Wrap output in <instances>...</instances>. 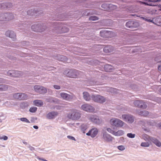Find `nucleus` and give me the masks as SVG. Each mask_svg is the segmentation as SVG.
I'll use <instances>...</instances> for the list:
<instances>
[{"mask_svg":"<svg viewBox=\"0 0 161 161\" xmlns=\"http://www.w3.org/2000/svg\"><path fill=\"white\" fill-rule=\"evenodd\" d=\"M110 121L111 125L117 127H121L125 124L121 120L115 118L111 119Z\"/></svg>","mask_w":161,"mask_h":161,"instance_id":"nucleus-1","label":"nucleus"},{"mask_svg":"<svg viewBox=\"0 0 161 161\" xmlns=\"http://www.w3.org/2000/svg\"><path fill=\"white\" fill-rule=\"evenodd\" d=\"M124 121L129 124H132L134 122L135 117L133 115L129 114H125L122 115L121 117H119Z\"/></svg>","mask_w":161,"mask_h":161,"instance_id":"nucleus-2","label":"nucleus"},{"mask_svg":"<svg viewBox=\"0 0 161 161\" xmlns=\"http://www.w3.org/2000/svg\"><path fill=\"white\" fill-rule=\"evenodd\" d=\"M139 123L142 126V129L146 132L150 131L151 123L150 122L141 120L139 122Z\"/></svg>","mask_w":161,"mask_h":161,"instance_id":"nucleus-3","label":"nucleus"},{"mask_svg":"<svg viewBox=\"0 0 161 161\" xmlns=\"http://www.w3.org/2000/svg\"><path fill=\"white\" fill-rule=\"evenodd\" d=\"M91 98L95 102L101 103L105 102L106 100V98L99 95H92Z\"/></svg>","mask_w":161,"mask_h":161,"instance_id":"nucleus-4","label":"nucleus"},{"mask_svg":"<svg viewBox=\"0 0 161 161\" xmlns=\"http://www.w3.org/2000/svg\"><path fill=\"white\" fill-rule=\"evenodd\" d=\"M13 97L14 99L19 100H26L28 98V96L27 94L21 92L13 93Z\"/></svg>","mask_w":161,"mask_h":161,"instance_id":"nucleus-5","label":"nucleus"},{"mask_svg":"<svg viewBox=\"0 0 161 161\" xmlns=\"http://www.w3.org/2000/svg\"><path fill=\"white\" fill-rule=\"evenodd\" d=\"M80 117V113L77 111H74L69 113L68 115V117L70 119L73 120H77Z\"/></svg>","mask_w":161,"mask_h":161,"instance_id":"nucleus-6","label":"nucleus"},{"mask_svg":"<svg viewBox=\"0 0 161 161\" xmlns=\"http://www.w3.org/2000/svg\"><path fill=\"white\" fill-rule=\"evenodd\" d=\"M35 91L41 94H44L47 92L46 88L40 85H36L34 87Z\"/></svg>","mask_w":161,"mask_h":161,"instance_id":"nucleus-7","label":"nucleus"},{"mask_svg":"<svg viewBox=\"0 0 161 161\" xmlns=\"http://www.w3.org/2000/svg\"><path fill=\"white\" fill-rule=\"evenodd\" d=\"M88 118L92 122L96 124H99L102 122L101 119L96 115H90L88 116Z\"/></svg>","mask_w":161,"mask_h":161,"instance_id":"nucleus-8","label":"nucleus"},{"mask_svg":"<svg viewBox=\"0 0 161 161\" xmlns=\"http://www.w3.org/2000/svg\"><path fill=\"white\" fill-rule=\"evenodd\" d=\"M135 106L142 108H146L147 107V104L142 100H136L134 102Z\"/></svg>","mask_w":161,"mask_h":161,"instance_id":"nucleus-9","label":"nucleus"},{"mask_svg":"<svg viewBox=\"0 0 161 161\" xmlns=\"http://www.w3.org/2000/svg\"><path fill=\"white\" fill-rule=\"evenodd\" d=\"M59 97L66 101H70L73 98V96L64 92H61L59 94Z\"/></svg>","mask_w":161,"mask_h":161,"instance_id":"nucleus-10","label":"nucleus"},{"mask_svg":"<svg viewBox=\"0 0 161 161\" xmlns=\"http://www.w3.org/2000/svg\"><path fill=\"white\" fill-rule=\"evenodd\" d=\"M13 15L11 14H2L0 15V21H6L13 19Z\"/></svg>","mask_w":161,"mask_h":161,"instance_id":"nucleus-11","label":"nucleus"},{"mask_svg":"<svg viewBox=\"0 0 161 161\" xmlns=\"http://www.w3.org/2000/svg\"><path fill=\"white\" fill-rule=\"evenodd\" d=\"M100 36L104 38H109L114 36V33L112 31L102 30L100 32Z\"/></svg>","mask_w":161,"mask_h":161,"instance_id":"nucleus-12","label":"nucleus"},{"mask_svg":"<svg viewBox=\"0 0 161 161\" xmlns=\"http://www.w3.org/2000/svg\"><path fill=\"white\" fill-rule=\"evenodd\" d=\"M64 74L68 77L74 78H77L79 75L77 71H64Z\"/></svg>","mask_w":161,"mask_h":161,"instance_id":"nucleus-13","label":"nucleus"},{"mask_svg":"<svg viewBox=\"0 0 161 161\" xmlns=\"http://www.w3.org/2000/svg\"><path fill=\"white\" fill-rule=\"evenodd\" d=\"M81 108L86 112H92L94 111L95 108L92 106L87 104L82 105L81 106Z\"/></svg>","mask_w":161,"mask_h":161,"instance_id":"nucleus-14","label":"nucleus"},{"mask_svg":"<svg viewBox=\"0 0 161 161\" xmlns=\"http://www.w3.org/2000/svg\"><path fill=\"white\" fill-rule=\"evenodd\" d=\"M98 132V130L96 128L94 127L90 130L88 133H86V135L90 136L92 137H95L97 135Z\"/></svg>","mask_w":161,"mask_h":161,"instance_id":"nucleus-15","label":"nucleus"},{"mask_svg":"<svg viewBox=\"0 0 161 161\" xmlns=\"http://www.w3.org/2000/svg\"><path fill=\"white\" fill-rule=\"evenodd\" d=\"M102 138L104 141L107 142H111L113 139V137L106 132H103Z\"/></svg>","mask_w":161,"mask_h":161,"instance_id":"nucleus-16","label":"nucleus"},{"mask_svg":"<svg viewBox=\"0 0 161 161\" xmlns=\"http://www.w3.org/2000/svg\"><path fill=\"white\" fill-rule=\"evenodd\" d=\"M138 25L139 24L137 22L133 21H128L126 24V26L129 28H133L137 27Z\"/></svg>","mask_w":161,"mask_h":161,"instance_id":"nucleus-17","label":"nucleus"},{"mask_svg":"<svg viewBox=\"0 0 161 161\" xmlns=\"http://www.w3.org/2000/svg\"><path fill=\"white\" fill-rule=\"evenodd\" d=\"M4 73L10 77H18L20 75L18 73L19 71H5Z\"/></svg>","mask_w":161,"mask_h":161,"instance_id":"nucleus-18","label":"nucleus"},{"mask_svg":"<svg viewBox=\"0 0 161 161\" xmlns=\"http://www.w3.org/2000/svg\"><path fill=\"white\" fill-rule=\"evenodd\" d=\"M42 27L41 25H34L31 26V29L34 31L42 32L43 31L42 28Z\"/></svg>","mask_w":161,"mask_h":161,"instance_id":"nucleus-19","label":"nucleus"},{"mask_svg":"<svg viewBox=\"0 0 161 161\" xmlns=\"http://www.w3.org/2000/svg\"><path fill=\"white\" fill-rule=\"evenodd\" d=\"M58 113L57 112L52 111L47 113L46 115V118L48 119H54L58 115Z\"/></svg>","mask_w":161,"mask_h":161,"instance_id":"nucleus-20","label":"nucleus"},{"mask_svg":"<svg viewBox=\"0 0 161 161\" xmlns=\"http://www.w3.org/2000/svg\"><path fill=\"white\" fill-rule=\"evenodd\" d=\"M6 35L9 37L13 39V40L14 41L16 37V35L13 31H8L5 33Z\"/></svg>","mask_w":161,"mask_h":161,"instance_id":"nucleus-21","label":"nucleus"},{"mask_svg":"<svg viewBox=\"0 0 161 161\" xmlns=\"http://www.w3.org/2000/svg\"><path fill=\"white\" fill-rule=\"evenodd\" d=\"M152 22L159 26H161V18H157L153 19L152 20Z\"/></svg>","mask_w":161,"mask_h":161,"instance_id":"nucleus-22","label":"nucleus"},{"mask_svg":"<svg viewBox=\"0 0 161 161\" xmlns=\"http://www.w3.org/2000/svg\"><path fill=\"white\" fill-rule=\"evenodd\" d=\"M83 95L84 99L86 101H89L91 100V96L88 92H83Z\"/></svg>","mask_w":161,"mask_h":161,"instance_id":"nucleus-23","label":"nucleus"},{"mask_svg":"<svg viewBox=\"0 0 161 161\" xmlns=\"http://www.w3.org/2000/svg\"><path fill=\"white\" fill-rule=\"evenodd\" d=\"M103 51L106 53H110L113 51V48L111 46H106L104 48Z\"/></svg>","mask_w":161,"mask_h":161,"instance_id":"nucleus-24","label":"nucleus"},{"mask_svg":"<svg viewBox=\"0 0 161 161\" xmlns=\"http://www.w3.org/2000/svg\"><path fill=\"white\" fill-rule=\"evenodd\" d=\"M137 114L141 116H146L149 114V113L147 110L142 111L139 110L137 112Z\"/></svg>","mask_w":161,"mask_h":161,"instance_id":"nucleus-25","label":"nucleus"},{"mask_svg":"<svg viewBox=\"0 0 161 161\" xmlns=\"http://www.w3.org/2000/svg\"><path fill=\"white\" fill-rule=\"evenodd\" d=\"M34 104L37 106H41L43 105V102L41 100H36L34 101Z\"/></svg>","mask_w":161,"mask_h":161,"instance_id":"nucleus-26","label":"nucleus"},{"mask_svg":"<svg viewBox=\"0 0 161 161\" xmlns=\"http://www.w3.org/2000/svg\"><path fill=\"white\" fill-rule=\"evenodd\" d=\"M152 142L158 147H160L161 146V143L155 138H152Z\"/></svg>","mask_w":161,"mask_h":161,"instance_id":"nucleus-27","label":"nucleus"},{"mask_svg":"<svg viewBox=\"0 0 161 161\" xmlns=\"http://www.w3.org/2000/svg\"><path fill=\"white\" fill-rule=\"evenodd\" d=\"M8 88V86L6 85L0 84V91L7 90Z\"/></svg>","mask_w":161,"mask_h":161,"instance_id":"nucleus-28","label":"nucleus"},{"mask_svg":"<svg viewBox=\"0 0 161 161\" xmlns=\"http://www.w3.org/2000/svg\"><path fill=\"white\" fill-rule=\"evenodd\" d=\"M114 135L116 136H119L123 135L124 133V131L120 130L116 132L115 131V132L114 133Z\"/></svg>","mask_w":161,"mask_h":161,"instance_id":"nucleus-29","label":"nucleus"},{"mask_svg":"<svg viewBox=\"0 0 161 161\" xmlns=\"http://www.w3.org/2000/svg\"><path fill=\"white\" fill-rule=\"evenodd\" d=\"M117 7L116 6L112 4H109L108 5V8L109 9H108L107 11H111L114 9H115L117 8Z\"/></svg>","mask_w":161,"mask_h":161,"instance_id":"nucleus-30","label":"nucleus"},{"mask_svg":"<svg viewBox=\"0 0 161 161\" xmlns=\"http://www.w3.org/2000/svg\"><path fill=\"white\" fill-rule=\"evenodd\" d=\"M105 70H110L113 69V67L110 65H105L104 66Z\"/></svg>","mask_w":161,"mask_h":161,"instance_id":"nucleus-31","label":"nucleus"},{"mask_svg":"<svg viewBox=\"0 0 161 161\" xmlns=\"http://www.w3.org/2000/svg\"><path fill=\"white\" fill-rule=\"evenodd\" d=\"M47 102L53 103L55 101L54 98L52 97H48L46 99Z\"/></svg>","mask_w":161,"mask_h":161,"instance_id":"nucleus-32","label":"nucleus"},{"mask_svg":"<svg viewBox=\"0 0 161 161\" xmlns=\"http://www.w3.org/2000/svg\"><path fill=\"white\" fill-rule=\"evenodd\" d=\"M142 138L145 141H147L149 140L150 138V137L146 134H143L142 135Z\"/></svg>","mask_w":161,"mask_h":161,"instance_id":"nucleus-33","label":"nucleus"},{"mask_svg":"<svg viewBox=\"0 0 161 161\" xmlns=\"http://www.w3.org/2000/svg\"><path fill=\"white\" fill-rule=\"evenodd\" d=\"M3 6H5L7 8H9L11 7L12 6V4L10 3H3L2 4Z\"/></svg>","mask_w":161,"mask_h":161,"instance_id":"nucleus-34","label":"nucleus"},{"mask_svg":"<svg viewBox=\"0 0 161 161\" xmlns=\"http://www.w3.org/2000/svg\"><path fill=\"white\" fill-rule=\"evenodd\" d=\"M87 126L86 125H82L81 126V129L82 131H83V133H85L84 131L87 129Z\"/></svg>","mask_w":161,"mask_h":161,"instance_id":"nucleus-35","label":"nucleus"},{"mask_svg":"<svg viewBox=\"0 0 161 161\" xmlns=\"http://www.w3.org/2000/svg\"><path fill=\"white\" fill-rule=\"evenodd\" d=\"M98 19V18L96 16H92L90 17L89 19L92 20H96Z\"/></svg>","mask_w":161,"mask_h":161,"instance_id":"nucleus-36","label":"nucleus"},{"mask_svg":"<svg viewBox=\"0 0 161 161\" xmlns=\"http://www.w3.org/2000/svg\"><path fill=\"white\" fill-rule=\"evenodd\" d=\"M21 121L26 122L27 123H30L31 122L26 118H22L20 119Z\"/></svg>","mask_w":161,"mask_h":161,"instance_id":"nucleus-37","label":"nucleus"},{"mask_svg":"<svg viewBox=\"0 0 161 161\" xmlns=\"http://www.w3.org/2000/svg\"><path fill=\"white\" fill-rule=\"evenodd\" d=\"M37 108L35 107H31L30 108L29 111L32 113L35 112L37 110Z\"/></svg>","mask_w":161,"mask_h":161,"instance_id":"nucleus-38","label":"nucleus"},{"mask_svg":"<svg viewBox=\"0 0 161 161\" xmlns=\"http://www.w3.org/2000/svg\"><path fill=\"white\" fill-rule=\"evenodd\" d=\"M135 134H132L131 133H128L127 134V136L130 138H134L135 137Z\"/></svg>","mask_w":161,"mask_h":161,"instance_id":"nucleus-39","label":"nucleus"},{"mask_svg":"<svg viewBox=\"0 0 161 161\" xmlns=\"http://www.w3.org/2000/svg\"><path fill=\"white\" fill-rule=\"evenodd\" d=\"M141 145L142 147H147L149 146V144L147 142H142Z\"/></svg>","mask_w":161,"mask_h":161,"instance_id":"nucleus-40","label":"nucleus"},{"mask_svg":"<svg viewBox=\"0 0 161 161\" xmlns=\"http://www.w3.org/2000/svg\"><path fill=\"white\" fill-rule=\"evenodd\" d=\"M34 11L32 10H29L27 12V14L29 15H34Z\"/></svg>","mask_w":161,"mask_h":161,"instance_id":"nucleus-41","label":"nucleus"},{"mask_svg":"<svg viewBox=\"0 0 161 161\" xmlns=\"http://www.w3.org/2000/svg\"><path fill=\"white\" fill-rule=\"evenodd\" d=\"M107 130L108 131L109 133H110L113 135H114V133L115 132V131L114 130H112L111 129L109 128H107Z\"/></svg>","mask_w":161,"mask_h":161,"instance_id":"nucleus-42","label":"nucleus"},{"mask_svg":"<svg viewBox=\"0 0 161 161\" xmlns=\"http://www.w3.org/2000/svg\"><path fill=\"white\" fill-rule=\"evenodd\" d=\"M120 150L123 151L125 149V148L123 146H119L117 147Z\"/></svg>","mask_w":161,"mask_h":161,"instance_id":"nucleus-43","label":"nucleus"},{"mask_svg":"<svg viewBox=\"0 0 161 161\" xmlns=\"http://www.w3.org/2000/svg\"><path fill=\"white\" fill-rule=\"evenodd\" d=\"M53 87L55 89L57 90H59L61 88V87L60 86L56 85H53Z\"/></svg>","mask_w":161,"mask_h":161,"instance_id":"nucleus-44","label":"nucleus"},{"mask_svg":"<svg viewBox=\"0 0 161 161\" xmlns=\"http://www.w3.org/2000/svg\"><path fill=\"white\" fill-rule=\"evenodd\" d=\"M0 139H3L4 140L6 141L8 139V137L7 136H3L0 137Z\"/></svg>","mask_w":161,"mask_h":161,"instance_id":"nucleus-45","label":"nucleus"},{"mask_svg":"<svg viewBox=\"0 0 161 161\" xmlns=\"http://www.w3.org/2000/svg\"><path fill=\"white\" fill-rule=\"evenodd\" d=\"M37 119L36 118L31 117V123H34Z\"/></svg>","mask_w":161,"mask_h":161,"instance_id":"nucleus-46","label":"nucleus"},{"mask_svg":"<svg viewBox=\"0 0 161 161\" xmlns=\"http://www.w3.org/2000/svg\"><path fill=\"white\" fill-rule=\"evenodd\" d=\"M102 7L107 10H108V9L107 8H108V6L105 4H103L102 5Z\"/></svg>","mask_w":161,"mask_h":161,"instance_id":"nucleus-47","label":"nucleus"},{"mask_svg":"<svg viewBox=\"0 0 161 161\" xmlns=\"http://www.w3.org/2000/svg\"><path fill=\"white\" fill-rule=\"evenodd\" d=\"M67 138L70 140L75 141V138L73 136H67Z\"/></svg>","mask_w":161,"mask_h":161,"instance_id":"nucleus-48","label":"nucleus"},{"mask_svg":"<svg viewBox=\"0 0 161 161\" xmlns=\"http://www.w3.org/2000/svg\"><path fill=\"white\" fill-rule=\"evenodd\" d=\"M142 18L144 20L146 21H147L149 22H151V20L150 19H147V18H145L144 17H142Z\"/></svg>","mask_w":161,"mask_h":161,"instance_id":"nucleus-49","label":"nucleus"},{"mask_svg":"<svg viewBox=\"0 0 161 161\" xmlns=\"http://www.w3.org/2000/svg\"><path fill=\"white\" fill-rule=\"evenodd\" d=\"M141 2V3L143 4H144L145 5H146L151 6V4H150H150H148L147 3H145V2Z\"/></svg>","mask_w":161,"mask_h":161,"instance_id":"nucleus-50","label":"nucleus"},{"mask_svg":"<svg viewBox=\"0 0 161 161\" xmlns=\"http://www.w3.org/2000/svg\"><path fill=\"white\" fill-rule=\"evenodd\" d=\"M158 70H161V63H160L158 65Z\"/></svg>","mask_w":161,"mask_h":161,"instance_id":"nucleus-51","label":"nucleus"},{"mask_svg":"<svg viewBox=\"0 0 161 161\" xmlns=\"http://www.w3.org/2000/svg\"><path fill=\"white\" fill-rule=\"evenodd\" d=\"M30 150H31V151H32L35 150V148L34 147H31V146H30L29 147Z\"/></svg>","mask_w":161,"mask_h":161,"instance_id":"nucleus-52","label":"nucleus"},{"mask_svg":"<svg viewBox=\"0 0 161 161\" xmlns=\"http://www.w3.org/2000/svg\"><path fill=\"white\" fill-rule=\"evenodd\" d=\"M161 1V0H152V2H158Z\"/></svg>","mask_w":161,"mask_h":161,"instance_id":"nucleus-53","label":"nucleus"},{"mask_svg":"<svg viewBox=\"0 0 161 161\" xmlns=\"http://www.w3.org/2000/svg\"><path fill=\"white\" fill-rule=\"evenodd\" d=\"M37 158L39 159V160H42V161H47V160L45 159H44L43 158H39V157H38Z\"/></svg>","mask_w":161,"mask_h":161,"instance_id":"nucleus-54","label":"nucleus"},{"mask_svg":"<svg viewBox=\"0 0 161 161\" xmlns=\"http://www.w3.org/2000/svg\"><path fill=\"white\" fill-rule=\"evenodd\" d=\"M22 142L23 143L25 144V145H27V143L25 142L24 140H23Z\"/></svg>","mask_w":161,"mask_h":161,"instance_id":"nucleus-55","label":"nucleus"},{"mask_svg":"<svg viewBox=\"0 0 161 161\" xmlns=\"http://www.w3.org/2000/svg\"><path fill=\"white\" fill-rule=\"evenodd\" d=\"M33 128L35 129H37L38 128V127L37 126L34 125L33 126Z\"/></svg>","mask_w":161,"mask_h":161,"instance_id":"nucleus-56","label":"nucleus"},{"mask_svg":"<svg viewBox=\"0 0 161 161\" xmlns=\"http://www.w3.org/2000/svg\"><path fill=\"white\" fill-rule=\"evenodd\" d=\"M158 7L159 8V10L161 11V5H158Z\"/></svg>","mask_w":161,"mask_h":161,"instance_id":"nucleus-57","label":"nucleus"},{"mask_svg":"<svg viewBox=\"0 0 161 161\" xmlns=\"http://www.w3.org/2000/svg\"><path fill=\"white\" fill-rule=\"evenodd\" d=\"M158 126L159 127L160 129H161V123L159 125L158 124Z\"/></svg>","mask_w":161,"mask_h":161,"instance_id":"nucleus-58","label":"nucleus"},{"mask_svg":"<svg viewBox=\"0 0 161 161\" xmlns=\"http://www.w3.org/2000/svg\"><path fill=\"white\" fill-rule=\"evenodd\" d=\"M3 82V80L2 79L0 78V83Z\"/></svg>","mask_w":161,"mask_h":161,"instance_id":"nucleus-59","label":"nucleus"},{"mask_svg":"<svg viewBox=\"0 0 161 161\" xmlns=\"http://www.w3.org/2000/svg\"><path fill=\"white\" fill-rule=\"evenodd\" d=\"M159 92L160 93V94H161V87L160 88V89L159 90Z\"/></svg>","mask_w":161,"mask_h":161,"instance_id":"nucleus-60","label":"nucleus"},{"mask_svg":"<svg viewBox=\"0 0 161 161\" xmlns=\"http://www.w3.org/2000/svg\"><path fill=\"white\" fill-rule=\"evenodd\" d=\"M65 29H66V31H64V32H67V31H68V29H67V28H66Z\"/></svg>","mask_w":161,"mask_h":161,"instance_id":"nucleus-61","label":"nucleus"},{"mask_svg":"<svg viewBox=\"0 0 161 161\" xmlns=\"http://www.w3.org/2000/svg\"><path fill=\"white\" fill-rule=\"evenodd\" d=\"M111 90H113V91H114V90H116V89H114V88H111Z\"/></svg>","mask_w":161,"mask_h":161,"instance_id":"nucleus-62","label":"nucleus"},{"mask_svg":"<svg viewBox=\"0 0 161 161\" xmlns=\"http://www.w3.org/2000/svg\"><path fill=\"white\" fill-rule=\"evenodd\" d=\"M151 5H152V6H156V5L153 4L152 3Z\"/></svg>","mask_w":161,"mask_h":161,"instance_id":"nucleus-63","label":"nucleus"},{"mask_svg":"<svg viewBox=\"0 0 161 161\" xmlns=\"http://www.w3.org/2000/svg\"><path fill=\"white\" fill-rule=\"evenodd\" d=\"M62 57H63V58L64 59L65 58H66L65 57H64V56H62Z\"/></svg>","mask_w":161,"mask_h":161,"instance_id":"nucleus-64","label":"nucleus"}]
</instances>
